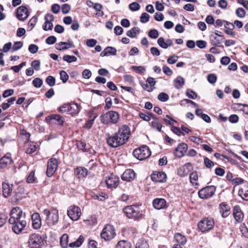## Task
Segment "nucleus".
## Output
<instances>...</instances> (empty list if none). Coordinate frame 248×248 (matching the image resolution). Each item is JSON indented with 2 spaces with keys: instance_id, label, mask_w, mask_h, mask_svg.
Instances as JSON below:
<instances>
[{
  "instance_id": "1",
  "label": "nucleus",
  "mask_w": 248,
  "mask_h": 248,
  "mask_svg": "<svg viewBox=\"0 0 248 248\" xmlns=\"http://www.w3.org/2000/svg\"><path fill=\"white\" fill-rule=\"evenodd\" d=\"M131 134L130 128L126 125L119 126L118 131L114 134L106 138L108 145L112 148H117L124 144Z\"/></svg>"
},
{
  "instance_id": "2",
  "label": "nucleus",
  "mask_w": 248,
  "mask_h": 248,
  "mask_svg": "<svg viewBox=\"0 0 248 248\" xmlns=\"http://www.w3.org/2000/svg\"><path fill=\"white\" fill-rule=\"evenodd\" d=\"M123 212L129 219L139 221L144 217L143 211L137 204L126 206L123 209Z\"/></svg>"
},
{
  "instance_id": "3",
  "label": "nucleus",
  "mask_w": 248,
  "mask_h": 248,
  "mask_svg": "<svg viewBox=\"0 0 248 248\" xmlns=\"http://www.w3.org/2000/svg\"><path fill=\"white\" fill-rule=\"evenodd\" d=\"M101 122L105 124H116L119 120V114L115 111H108L100 117Z\"/></svg>"
},
{
  "instance_id": "4",
  "label": "nucleus",
  "mask_w": 248,
  "mask_h": 248,
  "mask_svg": "<svg viewBox=\"0 0 248 248\" xmlns=\"http://www.w3.org/2000/svg\"><path fill=\"white\" fill-rule=\"evenodd\" d=\"M80 110V106L74 102L65 104L58 108V110L60 112L65 113L71 115L78 114Z\"/></svg>"
},
{
  "instance_id": "5",
  "label": "nucleus",
  "mask_w": 248,
  "mask_h": 248,
  "mask_svg": "<svg viewBox=\"0 0 248 248\" xmlns=\"http://www.w3.org/2000/svg\"><path fill=\"white\" fill-rule=\"evenodd\" d=\"M43 214L46 216V222L49 226L55 225L59 221L58 210L55 208H52L50 210L47 209H44Z\"/></svg>"
},
{
  "instance_id": "6",
  "label": "nucleus",
  "mask_w": 248,
  "mask_h": 248,
  "mask_svg": "<svg viewBox=\"0 0 248 248\" xmlns=\"http://www.w3.org/2000/svg\"><path fill=\"white\" fill-rule=\"evenodd\" d=\"M214 225V220L212 218L204 217L198 223V227L202 232H206L211 230Z\"/></svg>"
},
{
  "instance_id": "7",
  "label": "nucleus",
  "mask_w": 248,
  "mask_h": 248,
  "mask_svg": "<svg viewBox=\"0 0 248 248\" xmlns=\"http://www.w3.org/2000/svg\"><path fill=\"white\" fill-rule=\"evenodd\" d=\"M134 157L140 160H142L148 158L151 155L149 148L146 146L136 149L133 152Z\"/></svg>"
},
{
  "instance_id": "8",
  "label": "nucleus",
  "mask_w": 248,
  "mask_h": 248,
  "mask_svg": "<svg viewBox=\"0 0 248 248\" xmlns=\"http://www.w3.org/2000/svg\"><path fill=\"white\" fill-rule=\"evenodd\" d=\"M115 235L114 228L112 225L109 224L105 226L100 234L101 238L105 241H109L113 239Z\"/></svg>"
},
{
  "instance_id": "9",
  "label": "nucleus",
  "mask_w": 248,
  "mask_h": 248,
  "mask_svg": "<svg viewBox=\"0 0 248 248\" xmlns=\"http://www.w3.org/2000/svg\"><path fill=\"white\" fill-rule=\"evenodd\" d=\"M23 212L20 208L18 207L13 208L11 211V217L9 219L10 223H15V221L25 220V217L22 216Z\"/></svg>"
},
{
  "instance_id": "10",
  "label": "nucleus",
  "mask_w": 248,
  "mask_h": 248,
  "mask_svg": "<svg viewBox=\"0 0 248 248\" xmlns=\"http://www.w3.org/2000/svg\"><path fill=\"white\" fill-rule=\"evenodd\" d=\"M23 212L20 208L18 207L13 208L11 211V217L9 219L10 223H15V221L25 220V217L22 216Z\"/></svg>"
},
{
  "instance_id": "11",
  "label": "nucleus",
  "mask_w": 248,
  "mask_h": 248,
  "mask_svg": "<svg viewBox=\"0 0 248 248\" xmlns=\"http://www.w3.org/2000/svg\"><path fill=\"white\" fill-rule=\"evenodd\" d=\"M216 190V187L214 186H206L199 191V196L202 199H208L214 195Z\"/></svg>"
},
{
  "instance_id": "12",
  "label": "nucleus",
  "mask_w": 248,
  "mask_h": 248,
  "mask_svg": "<svg viewBox=\"0 0 248 248\" xmlns=\"http://www.w3.org/2000/svg\"><path fill=\"white\" fill-rule=\"evenodd\" d=\"M67 213L69 218L73 221L78 220L81 215L80 208L75 205L69 206Z\"/></svg>"
},
{
  "instance_id": "13",
  "label": "nucleus",
  "mask_w": 248,
  "mask_h": 248,
  "mask_svg": "<svg viewBox=\"0 0 248 248\" xmlns=\"http://www.w3.org/2000/svg\"><path fill=\"white\" fill-rule=\"evenodd\" d=\"M30 248H41L43 240L41 236L38 234H31L29 239Z\"/></svg>"
},
{
  "instance_id": "14",
  "label": "nucleus",
  "mask_w": 248,
  "mask_h": 248,
  "mask_svg": "<svg viewBox=\"0 0 248 248\" xmlns=\"http://www.w3.org/2000/svg\"><path fill=\"white\" fill-rule=\"evenodd\" d=\"M58 166V161L55 158H50L47 162L46 174L49 177L52 176L57 170Z\"/></svg>"
},
{
  "instance_id": "15",
  "label": "nucleus",
  "mask_w": 248,
  "mask_h": 248,
  "mask_svg": "<svg viewBox=\"0 0 248 248\" xmlns=\"http://www.w3.org/2000/svg\"><path fill=\"white\" fill-rule=\"evenodd\" d=\"M105 183L108 188H115L119 184V178L115 175L111 174L106 177Z\"/></svg>"
},
{
  "instance_id": "16",
  "label": "nucleus",
  "mask_w": 248,
  "mask_h": 248,
  "mask_svg": "<svg viewBox=\"0 0 248 248\" xmlns=\"http://www.w3.org/2000/svg\"><path fill=\"white\" fill-rule=\"evenodd\" d=\"M29 15L30 13L26 6L21 5L17 8L16 16L19 20L22 21L25 20Z\"/></svg>"
},
{
  "instance_id": "17",
  "label": "nucleus",
  "mask_w": 248,
  "mask_h": 248,
  "mask_svg": "<svg viewBox=\"0 0 248 248\" xmlns=\"http://www.w3.org/2000/svg\"><path fill=\"white\" fill-rule=\"evenodd\" d=\"M188 148V146L185 143L179 144L175 149L174 154L175 156L180 158L183 156L186 153Z\"/></svg>"
},
{
  "instance_id": "18",
  "label": "nucleus",
  "mask_w": 248,
  "mask_h": 248,
  "mask_svg": "<svg viewBox=\"0 0 248 248\" xmlns=\"http://www.w3.org/2000/svg\"><path fill=\"white\" fill-rule=\"evenodd\" d=\"M10 224H13L12 230L13 232L16 234H19L25 227L27 223L25 220H21V221H15V223Z\"/></svg>"
},
{
  "instance_id": "19",
  "label": "nucleus",
  "mask_w": 248,
  "mask_h": 248,
  "mask_svg": "<svg viewBox=\"0 0 248 248\" xmlns=\"http://www.w3.org/2000/svg\"><path fill=\"white\" fill-rule=\"evenodd\" d=\"M192 170V166L191 164L186 163L178 169L177 173L180 176L184 177L187 175Z\"/></svg>"
},
{
  "instance_id": "20",
  "label": "nucleus",
  "mask_w": 248,
  "mask_h": 248,
  "mask_svg": "<svg viewBox=\"0 0 248 248\" xmlns=\"http://www.w3.org/2000/svg\"><path fill=\"white\" fill-rule=\"evenodd\" d=\"M54 16L53 15L47 14L45 16V22L43 27L45 31L51 30L53 28V24L52 21L54 20Z\"/></svg>"
},
{
  "instance_id": "21",
  "label": "nucleus",
  "mask_w": 248,
  "mask_h": 248,
  "mask_svg": "<svg viewBox=\"0 0 248 248\" xmlns=\"http://www.w3.org/2000/svg\"><path fill=\"white\" fill-rule=\"evenodd\" d=\"M166 177V173L163 171H155L151 175V179L155 182H163Z\"/></svg>"
},
{
  "instance_id": "22",
  "label": "nucleus",
  "mask_w": 248,
  "mask_h": 248,
  "mask_svg": "<svg viewBox=\"0 0 248 248\" xmlns=\"http://www.w3.org/2000/svg\"><path fill=\"white\" fill-rule=\"evenodd\" d=\"M230 209V206L225 202H222L219 204V212L223 218H226L230 215L231 213Z\"/></svg>"
},
{
  "instance_id": "23",
  "label": "nucleus",
  "mask_w": 248,
  "mask_h": 248,
  "mask_svg": "<svg viewBox=\"0 0 248 248\" xmlns=\"http://www.w3.org/2000/svg\"><path fill=\"white\" fill-rule=\"evenodd\" d=\"M233 216L236 221L240 222L243 220L244 215L239 205L233 207Z\"/></svg>"
},
{
  "instance_id": "24",
  "label": "nucleus",
  "mask_w": 248,
  "mask_h": 248,
  "mask_svg": "<svg viewBox=\"0 0 248 248\" xmlns=\"http://www.w3.org/2000/svg\"><path fill=\"white\" fill-rule=\"evenodd\" d=\"M32 225L33 228L38 229L41 226V219L38 213H34L31 216Z\"/></svg>"
},
{
  "instance_id": "25",
  "label": "nucleus",
  "mask_w": 248,
  "mask_h": 248,
  "mask_svg": "<svg viewBox=\"0 0 248 248\" xmlns=\"http://www.w3.org/2000/svg\"><path fill=\"white\" fill-rule=\"evenodd\" d=\"M135 177V173L133 170L128 169L125 170L122 175L123 180L130 181Z\"/></svg>"
},
{
  "instance_id": "26",
  "label": "nucleus",
  "mask_w": 248,
  "mask_h": 248,
  "mask_svg": "<svg viewBox=\"0 0 248 248\" xmlns=\"http://www.w3.org/2000/svg\"><path fill=\"white\" fill-rule=\"evenodd\" d=\"M153 205L155 209L160 210L165 207L166 202L164 199L156 198L153 200Z\"/></svg>"
},
{
  "instance_id": "27",
  "label": "nucleus",
  "mask_w": 248,
  "mask_h": 248,
  "mask_svg": "<svg viewBox=\"0 0 248 248\" xmlns=\"http://www.w3.org/2000/svg\"><path fill=\"white\" fill-rule=\"evenodd\" d=\"M13 184H10L8 183L3 182L2 184V192L4 197H7L10 195L13 190Z\"/></svg>"
},
{
  "instance_id": "28",
  "label": "nucleus",
  "mask_w": 248,
  "mask_h": 248,
  "mask_svg": "<svg viewBox=\"0 0 248 248\" xmlns=\"http://www.w3.org/2000/svg\"><path fill=\"white\" fill-rule=\"evenodd\" d=\"M73 46V44L72 42H61L55 45L56 48L59 50H66Z\"/></svg>"
},
{
  "instance_id": "29",
  "label": "nucleus",
  "mask_w": 248,
  "mask_h": 248,
  "mask_svg": "<svg viewBox=\"0 0 248 248\" xmlns=\"http://www.w3.org/2000/svg\"><path fill=\"white\" fill-rule=\"evenodd\" d=\"M117 49L112 46H108L104 49L100 53L101 57H104L109 55H115L116 54Z\"/></svg>"
},
{
  "instance_id": "30",
  "label": "nucleus",
  "mask_w": 248,
  "mask_h": 248,
  "mask_svg": "<svg viewBox=\"0 0 248 248\" xmlns=\"http://www.w3.org/2000/svg\"><path fill=\"white\" fill-rule=\"evenodd\" d=\"M88 170L82 167H78L75 169V174L78 178H82L86 176Z\"/></svg>"
},
{
  "instance_id": "31",
  "label": "nucleus",
  "mask_w": 248,
  "mask_h": 248,
  "mask_svg": "<svg viewBox=\"0 0 248 248\" xmlns=\"http://www.w3.org/2000/svg\"><path fill=\"white\" fill-rule=\"evenodd\" d=\"M12 159L10 156H4L0 159V168H5L12 162Z\"/></svg>"
},
{
  "instance_id": "32",
  "label": "nucleus",
  "mask_w": 248,
  "mask_h": 248,
  "mask_svg": "<svg viewBox=\"0 0 248 248\" xmlns=\"http://www.w3.org/2000/svg\"><path fill=\"white\" fill-rule=\"evenodd\" d=\"M185 84L184 78L178 76L174 80V86L177 89H180L183 88Z\"/></svg>"
},
{
  "instance_id": "33",
  "label": "nucleus",
  "mask_w": 248,
  "mask_h": 248,
  "mask_svg": "<svg viewBox=\"0 0 248 248\" xmlns=\"http://www.w3.org/2000/svg\"><path fill=\"white\" fill-rule=\"evenodd\" d=\"M174 238L178 245H183L185 244L186 242V239L185 236L182 234L177 233L174 235Z\"/></svg>"
},
{
  "instance_id": "34",
  "label": "nucleus",
  "mask_w": 248,
  "mask_h": 248,
  "mask_svg": "<svg viewBox=\"0 0 248 248\" xmlns=\"http://www.w3.org/2000/svg\"><path fill=\"white\" fill-rule=\"evenodd\" d=\"M84 237L80 235L75 241L70 243L69 246L71 248H78L82 245Z\"/></svg>"
},
{
  "instance_id": "35",
  "label": "nucleus",
  "mask_w": 248,
  "mask_h": 248,
  "mask_svg": "<svg viewBox=\"0 0 248 248\" xmlns=\"http://www.w3.org/2000/svg\"><path fill=\"white\" fill-rule=\"evenodd\" d=\"M140 29L138 27H134L126 32V35L131 38H135L140 32Z\"/></svg>"
},
{
  "instance_id": "36",
  "label": "nucleus",
  "mask_w": 248,
  "mask_h": 248,
  "mask_svg": "<svg viewBox=\"0 0 248 248\" xmlns=\"http://www.w3.org/2000/svg\"><path fill=\"white\" fill-rule=\"evenodd\" d=\"M76 145L77 148L83 152H89V148L87 147V145L84 141L80 140L77 141Z\"/></svg>"
},
{
  "instance_id": "37",
  "label": "nucleus",
  "mask_w": 248,
  "mask_h": 248,
  "mask_svg": "<svg viewBox=\"0 0 248 248\" xmlns=\"http://www.w3.org/2000/svg\"><path fill=\"white\" fill-rule=\"evenodd\" d=\"M68 235L67 234H63L60 238V244L62 248H66L68 243Z\"/></svg>"
},
{
  "instance_id": "38",
  "label": "nucleus",
  "mask_w": 248,
  "mask_h": 248,
  "mask_svg": "<svg viewBox=\"0 0 248 248\" xmlns=\"http://www.w3.org/2000/svg\"><path fill=\"white\" fill-rule=\"evenodd\" d=\"M131 244L125 240H121L118 242L115 248H130Z\"/></svg>"
},
{
  "instance_id": "39",
  "label": "nucleus",
  "mask_w": 248,
  "mask_h": 248,
  "mask_svg": "<svg viewBox=\"0 0 248 248\" xmlns=\"http://www.w3.org/2000/svg\"><path fill=\"white\" fill-rule=\"evenodd\" d=\"M37 17L36 16H33L29 21L28 24V28L29 31H31L35 26L37 22Z\"/></svg>"
},
{
  "instance_id": "40",
  "label": "nucleus",
  "mask_w": 248,
  "mask_h": 248,
  "mask_svg": "<svg viewBox=\"0 0 248 248\" xmlns=\"http://www.w3.org/2000/svg\"><path fill=\"white\" fill-rule=\"evenodd\" d=\"M136 248H150L148 243L143 239L140 240L136 244Z\"/></svg>"
},
{
  "instance_id": "41",
  "label": "nucleus",
  "mask_w": 248,
  "mask_h": 248,
  "mask_svg": "<svg viewBox=\"0 0 248 248\" xmlns=\"http://www.w3.org/2000/svg\"><path fill=\"white\" fill-rule=\"evenodd\" d=\"M63 60L68 63L76 62L77 58L74 56L69 55H65L63 57Z\"/></svg>"
},
{
  "instance_id": "42",
  "label": "nucleus",
  "mask_w": 248,
  "mask_h": 248,
  "mask_svg": "<svg viewBox=\"0 0 248 248\" xmlns=\"http://www.w3.org/2000/svg\"><path fill=\"white\" fill-rule=\"evenodd\" d=\"M60 79L63 83H65L69 79V76L67 73L62 70L60 72Z\"/></svg>"
},
{
  "instance_id": "43",
  "label": "nucleus",
  "mask_w": 248,
  "mask_h": 248,
  "mask_svg": "<svg viewBox=\"0 0 248 248\" xmlns=\"http://www.w3.org/2000/svg\"><path fill=\"white\" fill-rule=\"evenodd\" d=\"M152 127L160 132L162 128V124L159 123L158 120H155L152 122Z\"/></svg>"
},
{
  "instance_id": "44",
  "label": "nucleus",
  "mask_w": 248,
  "mask_h": 248,
  "mask_svg": "<svg viewBox=\"0 0 248 248\" xmlns=\"http://www.w3.org/2000/svg\"><path fill=\"white\" fill-rule=\"evenodd\" d=\"M238 194L244 200L248 201V189L245 191L243 189H239Z\"/></svg>"
},
{
  "instance_id": "45",
  "label": "nucleus",
  "mask_w": 248,
  "mask_h": 248,
  "mask_svg": "<svg viewBox=\"0 0 248 248\" xmlns=\"http://www.w3.org/2000/svg\"><path fill=\"white\" fill-rule=\"evenodd\" d=\"M204 164L208 169H211L214 166V163L207 157H204Z\"/></svg>"
},
{
  "instance_id": "46",
  "label": "nucleus",
  "mask_w": 248,
  "mask_h": 248,
  "mask_svg": "<svg viewBox=\"0 0 248 248\" xmlns=\"http://www.w3.org/2000/svg\"><path fill=\"white\" fill-rule=\"evenodd\" d=\"M207 80L211 84H214L217 80V76L214 74H210L207 76Z\"/></svg>"
},
{
  "instance_id": "47",
  "label": "nucleus",
  "mask_w": 248,
  "mask_h": 248,
  "mask_svg": "<svg viewBox=\"0 0 248 248\" xmlns=\"http://www.w3.org/2000/svg\"><path fill=\"white\" fill-rule=\"evenodd\" d=\"M157 98L160 101L166 102L169 99V97L167 93L162 92L158 94Z\"/></svg>"
},
{
  "instance_id": "48",
  "label": "nucleus",
  "mask_w": 248,
  "mask_h": 248,
  "mask_svg": "<svg viewBox=\"0 0 248 248\" xmlns=\"http://www.w3.org/2000/svg\"><path fill=\"white\" fill-rule=\"evenodd\" d=\"M190 180L193 184H197V181L198 180V176L197 172L194 171L192 172L190 175Z\"/></svg>"
},
{
  "instance_id": "49",
  "label": "nucleus",
  "mask_w": 248,
  "mask_h": 248,
  "mask_svg": "<svg viewBox=\"0 0 248 248\" xmlns=\"http://www.w3.org/2000/svg\"><path fill=\"white\" fill-rule=\"evenodd\" d=\"M33 86L36 88H40L43 84V80L38 78H35L32 81Z\"/></svg>"
},
{
  "instance_id": "50",
  "label": "nucleus",
  "mask_w": 248,
  "mask_h": 248,
  "mask_svg": "<svg viewBox=\"0 0 248 248\" xmlns=\"http://www.w3.org/2000/svg\"><path fill=\"white\" fill-rule=\"evenodd\" d=\"M129 8L131 11H137L140 9V5L138 3L134 2L129 5Z\"/></svg>"
},
{
  "instance_id": "51",
  "label": "nucleus",
  "mask_w": 248,
  "mask_h": 248,
  "mask_svg": "<svg viewBox=\"0 0 248 248\" xmlns=\"http://www.w3.org/2000/svg\"><path fill=\"white\" fill-rule=\"evenodd\" d=\"M46 82L50 86H53L55 84V78L53 76H49L46 78Z\"/></svg>"
},
{
  "instance_id": "52",
  "label": "nucleus",
  "mask_w": 248,
  "mask_h": 248,
  "mask_svg": "<svg viewBox=\"0 0 248 248\" xmlns=\"http://www.w3.org/2000/svg\"><path fill=\"white\" fill-rule=\"evenodd\" d=\"M157 43L158 45L163 48L166 49L168 48L166 41H165L163 37H159L157 40Z\"/></svg>"
},
{
  "instance_id": "53",
  "label": "nucleus",
  "mask_w": 248,
  "mask_h": 248,
  "mask_svg": "<svg viewBox=\"0 0 248 248\" xmlns=\"http://www.w3.org/2000/svg\"><path fill=\"white\" fill-rule=\"evenodd\" d=\"M37 147L34 143H32L30 145V146L26 149V153L28 154H31L36 150Z\"/></svg>"
},
{
  "instance_id": "54",
  "label": "nucleus",
  "mask_w": 248,
  "mask_h": 248,
  "mask_svg": "<svg viewBox=\"0 0 248 248\" xmlns=\"http://www.w3.org/2000/svg\"><path fill=\"white\" fill-rule=\"evenodd\" d=\"M158 35V31L155 29H152L150 30L148 33L149 36L152 39L157 38Z\"/></svg>"
},
{
  "instance_id": "55",
  "label": "nucleus",
  "mask_w": 248,
  "mask_h": 248,
  "mask_svg": "<svg viewBox=\"0 0 248 248\" xmlns=\"http://www.w3.org/2000/svg\"><path fill=\"white\" fill-rule=\"evenodd\" d=\"M132 69L139 74H142L145 71V68L144 66H132Z\"/></svg>"
},
{
  "instance_id": "56",
  "label": "nucleus",
  "mask_w": 248,
  "mask_h": 248,
  "mask_svg": "<svg viewBox=\"0 0 248 248\" xmlns=\"http://www.w3.org/2000/svg\"><path fill=\"white\" fill-rule=\"evenodd\" d=\"M51 119L56 121L60 125H62L63 123V118L59 115H53Z\"/></svg>"
},
{
  "instance_id": "57",
  "label": "nucleus",
  "mask_w": 248,
  "mask_h": 248,
  "mask_svg": "<svg viewBox=\"0 0 248 248\" xmlns=\"http://www.w3.org/2000/svg\"><path fill=\"white\" fill-rule=\"evenodd\" d=\"M236 15L240 18H243L245 16L246 12L242 8H238L236 10Z\"/></svg>"
},
{
  "instance_id": "58",
  "label": "nucleus",
  "mask_w": 248,
  "mask_h": 248,
  "mask_svg": "<svg viewBox=\"0 0 248 248\" xmlns=\"http://www.w3.org/2000/svg\"><path fill=\"white\" fill-rule=\"evenodd\" d=\"M149 18L150 16L148 14L143 13L141 15L140 21L141 23H146L149 21Z\"/></svg>"
},
{
  "instance_id": "59",
  "label": "nucleus",
  "mask_w": 248,
  "mask_h": 248,
  "mask_svg": "<svg viewBox=\"0 0 248 248\" xmlns=\"http://www.w3.org/2000/svg\"><path fill=\"white\" fill-rule=\"evenodd\" d=\"M57 38L54 36H50L46 40V43L48 45H53L56 43Z\"/></svg>"
},
{
  "instance_id": "60",
  "label": "nucleus",
  "mask_w": 248,
  "mask_h": 248,
  "mask_svg": "<svg viewBox=\"0 0 248 248\" xmlns=\"http://www.w3.org/2000/svg\"><path fill=\"white\" fill-rule=\"evenodd\" d=\"M40 62L38 60H34L31 62V66L36 71H38L40 69Z\"/></svg>"
},
{
  "instance_id": "61",
  "label": "nucleus",
  "mask_w": 248,
  "mask_h": 248,
  "mask_svg": "<svg viewBox=\"0 0 248 248\" xmlns=\"http://www.w3.org/2000/svg\"><path fill=\"white\" fill-rule=\"evenodd\" d=\"M38 50V46L34 44H31L29 46V50L32 54L36 53Z\"/></svg>"
},
{
  "instance_id": "62",
  "label": "nucleus",
  "mask_w": 248,
  "mask_h": 248,
  "mask_svg": "<svg viewBox=\"0 0 248 248\" xmlns=\"http://www.w3.org/2000/svg\"><path fill=\"white\" fill-rule=\"evenodd\" d=\"M239 117L236 114H232L229 117V121L230 123L235 124L238 122Z\"/></svg>"
},
{
  "instance_id": "63",
  "label": "nucleus",
  "mask_w": 248,
  "mask_h": 248,
  "mask_svg": "<svg viewBox=\"0 0 248 248\" xmlns=\"http://www.w3.org/2000/svg\"><path fill=\"white\" fill-rule=\"evenodd\" d=\"M70 9V6L68 4H64L62 6V11L63 14L68 13Z\"/></svg>"
},
{
  "instance_id": "64",
  "label": "nucleus",
  "mask_w": 248,
  "mask_h": 248,
  "mask_svg": "<svg viewBox=\"0 0 248 248\" xmlns=\"http://www.w3.org/2000/svg\"><path fill=\"white\" fill-rule=\"evenodd\" d=\"M186 94L188 98L193 99H195L197 96V94L192 90H187L186 91Z\"/></svg>"
}]
</instances>
